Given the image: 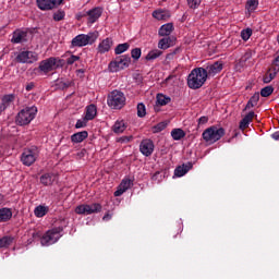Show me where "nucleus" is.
<instances>
[{
	"label": "nucleus",
	"instance_id": "nucleus-36",
	"mask_svg": "<svg viewBox=\"0 0 279 279\" xmlns=\"http://www.w3.org/2000/svg\"><path fill=\"white\" fill-rule=\"evenodd\" d=\"M262 97H270V95H274V86L268 85L260 89Z\"/></svg>",
	"mask_w": 279,
	"mask_h": 279
},
{
	"label": "nucleus",
	"instance_id": "nucleus-7",
	"mask_svg": "<svg viewBox=\"0 0 279 279\" xmlns=\"http://www.w3.org/2000/svg\"><path fill=\"white\" fill-rule=\"evenodd\" d=\"M101 14H104V9L96 7L88 11L78 12L76 14V19L77 21H82V19H87V23H89V25H93V23H97V21H99Z\"/></svg>",
	"mask_w": 279,
	"mask_h": 279
},
{
	"label": "nucleus",
	"instance_id": "nucleus-40",
	"mask_svg": "<svg viewBox=\"0 0 279 279\" xmlns=\"http://www.w3.org/2000/svg\"><path fill=\"white\" fill-rule=\"evenodd\" d=\"M279 73V56H277L271 63V66L268 69V72Z\"/></svg>",
	"mask_w": 279,
	"mask_h": 279
},
{
	"label": "nucleus",
	"instance_id": "nucleus-15",
	"mask_svg": "<svg viewBox=\"0 0 279 279\" xmlns=\"http://www.w3.org/2000/svg\"><path fill=\"white\" fill-rule=\"evenodd\" d=\"M205 71L207 72V77L208 75H217V73H221V71H223V62L216 61L213 64L207 65Z\"/></svg>",
	"mask_w": 279,
	"mask_h": 279
},
{
	"label": "nucleus",
	"instance_id": "nucleus-39",
	"mask_svg": "<svg viewBox=\"0 0 279 279\" xmlns=\"http://www.w3.org/2000/svg\"><path fill=\"white\" fill-rule=\"evenodd\" d=\"M64 16H66V13L63 10H58L53 13V21H64Z\"/></svg>",
	"mask_w": 279,
	"mask_h": 279
},
{
	"label": "nucleus",
	"instance_id": "nucleus-48",
	"mask_svg": "<svg viewBox=\"0 0 279 279\" xmlns=\"http://www.w3.org/2000/svg\"><path fill=\"white\" fill-rule=\"evenodd\" d=\"M246 5H247L248 10L254 11V10H256V8H258V2L256 0H248L246 2Z\"/></svg>",
	"mask_w": 279,
	"mask_h": 279
},
{
	"label": "nucleus",
	"instance_id": "nucleus-61",
	"mask_svg": "<svg viewBox=\"0 0 279 279\" xmlns=\"http://www.w3.org/2000/svg\"><path fill=\"white\" fill-rule=\"evenodd\" d=\"M38 236V233H33V239H36Z\"/></svg>",
	"mask_w": 279,
	"mask_h": 279
},
{
	"label": "nucleus",
	"instance_id": "nucleus-23",
	"mask_svg": "<svg viewBox=\"0 0 279 279\" xmlns=\"http://www.w3.org/2000/svg\"><path fill=\"white\" fill-rule=\"evenodd\" d=\"M97 117V106L89 105L86 108L85 121H93Z\"/></svg>",
	"mask_w": 279,
	"mask_h": 279
},
{
	"label": "nucleus",
	"instance_id": "nucleus-21",
	"mask_svg": "<svg viewBox=\"0 0 279 279\" xmlns=\"http://www.w3.org/2000/svg\"><path fill=\"white\" fill-rule=\"evenodd\" d=\"M88 138V131H81L71 135L72 143H84Z\"/></svg>",
	"mask_w": 279,
	"mask_h": 279
},
{
	"label": "nucleus",
	"instance_id": "nucleus-52",
	"mask_svg": "<svg viewBox=\"0 0 279 279\" xmlns=\"http://www.w3.org/2000/svg\"><path fill=\"white\" fill-rule=\"evenodd\" d=\"M198 125H206V123H208V117L203 116L198 119L197 121Z\"/></svg>",
	"mask_w": 279,
	"mask_h": 279
},
{
	"label": "nucleus",
	"instance_id": "nucleus-32",
	"mask_svg": "<svg viewBox=\"0 0 279 279\" xmlns=\"http://www.w3.org/2000/svg\"><path fill=\"white\" fill-rule=\"evenodd\" d=\"M128 49H130V44L128 43L119 44L114 49V53L116 56H121V53H125Z\"/></svg>",
	"mask_w": 279,
	"mask_h": 279
},
{
	"label": "nucleus",
	"instance_id": "nucleus-16",
	"mask_svg": "<svg viewBox=\"0 0 279 279\" xmlns=\"http://www.w3.org/2000/svg\"><path fill=\"white\" fill-rule=\"evenodd\" d=\"M191 169H193L192 162L183 163L174 169V175L177 178H182L183 175H186Z\"/></svg>",
	"mask_w": 279,
	"mask_h": 279
},
{
	"label": "nucleus",
	"instance_id": "nucleus-20",
	"mask_svg": "<svg viewBox=\"0 0 279 279\" xmlns=\"http://www.w3.org/2000/svg\"><path fill=\"white\" fill-rule=\"evenodd\" d=\"M112 47V39L106 38L98 46V53H107Z\"/></svg>",
	"mask_w": 279,
	"mask_h": 279
},
{
	"label": "nucleus",
	"instance_id": "nucleus-11",
	"mask_svg": "<svg viewBox=\"0 0 279 279\" xmlns=\"http://www.w3.org/2000/svg\"><path fill=\"white\" fill-rule=\"evenodd\" d=\"M76 215H93L95 213H101V204L94 203L92 205H78L75 208Z\"/></svg>",
	"mask_w": 279,
	"mask_h": 279
},
{
	"label": "nucleus",
	"instance_id": "nucleus-27",
	"mask_svg": "<svg viewBox=\"0 0 279 279\" xmlns=\"http://www.w3.org/2000/svg\"><path fill=\"white\" fill-rule=\"evenodd\" d=\"M173 40H174L173 37H165L160 39L158 43V49H163V50L169 49V47L173 46Z\"/></svg>",
	"mask_w": 279,
	"mask_h": 279
},
{
	"label": "nucleus",
	"instance_id": "nucleus-58",
	"mask_svg": "<svg viewBox=\"0 0 279 279\" xmlns=\"http://www.w3.org/2000/svg\"><path fill=\"white\" fill-rule=\"evenodd\" d=\"M104 221H109V219H112V216L110 214H106L104 217H102Z\"/></svg>",
	"mask_w": 279,
	"mask_h": 279
},
{
	"label": "nucleus",
	"instance_id": "nucleus-47",
	"mask_svg": "<svg viewBox=\"0 0 279 279\" xmlns=\"http://www.w3.org/2000/svg\"><path fill=\"white\" fill-rule=\"evenodd\" d=\"M131 185H132V180H130V179L122 180V182L120 183V186L124 191H128V189H130Z\"/></svg>",
	"mask_w": 279,
	"mask_h": 279
},
{
	"label": "nucleus",
	"instance_id": "nucleus-46",
	"mask_svg": "<svg viewBox=\"0 0 279 279\" xmlns=\"http://www.w3.org/2000/svg\"><path fill=\"white\" fill-rule=\"evenodd\" d=\"M134 140V136H132V135H124V136H122V137H119L118 140H117V143H130L131 141H133Z\"/></svg>",
	"mask_w": 279,
	"mask_h": 279
},
{
	"label": "nucleus",
	"instance_id": "nucleus-19",
	"mask_svg": "<svg viewBox=\"0 0 279 279\" xmlns=\"http://www.w3.org/2000/svg\"><path fill=\"white\" fill-rule=\"evenodd\" d=\"M153 17L157 19V21H169V19H171V13L165 10H156L153 12Z\"/></svg>",
	"mask_w": 279,
	"mask_h": 279
},
{
	"label": "nucleus",
	"instance_id": "nucleus-10",
	"mask_svg": "<svg viewBox=\"0 0 279 279\" xmlns=\"http://www.w3.org/2000/svg\"><path fill=\"white\" fill-rule=\"evenodd\" d=\"M15 60L21 64H33V62H37L38 53L29 50L22 51L16 56Z\"/></svg>",
	"mask_w": 279,
	"mask_h": 279
},
{
	"label": "nucleus",
	"instance_id": "nucleus-14",
	"mask_svg": "<svg viewBox=\"0 0 279 279\" xmlns=\"http://www.w3.org/2000/svg\"><path fill=\"white\" fill-rule=\"evenodd\" d=\"M140 151L143 156H151V154H154V142L151 140L142 141Z\"/></svg>",
	"mask_w": 279,
	"mask_h": 279
},
{
	"label": "nucleus",
	"instance_id": "nucleus-41",
	"mask_svg": "<svg viewBox=\"0 0 279 279\" xmlns=\"http://www.w3.org/2000/svg\"><path fill=\"white\" fill-rule=\"evenodd\" d=\"M53 60H54V65H53L54 71L58 69H62L66 64V61H64V59L53 57Z\"/></svg>",
	"mask_w": 279,
	"mask_h": 279
},
{
	"label": "nucleus",
	"instance_id": "nucleus-33",
	"mask_svg": "<svg viewBox=\"0 0 279 279\" xmlns=\"http://www.w3.org/2000/svg\"><path fill=\"white\" fill-rule=\"evenodd\" d=\"M160 56H162V50H150L147 56H146V60L151 61V60H156L158 58H160Z\"/></svg>",
	"mask_w": 279,
	"mask_h": 279
},
{
	"label": "nucleus",
	"instance_id": "nucleus-57",
	"mask_svg": "<svg viewBox=\"0 0 279 279\" xmlns=\"http://www.w3.org/2000/svg\"><path fill=\"white\" fill-rule=\"evenodd\" d=\"M271 138H274V141H279V131L272 133Z\"/></svg>",
	"mask_w": 279,
	"mask_h": 279
},
{
	"label": "nucleus",
	"instance_id": "nucleus-60",
	"mask_svg": "<svg viewBox=\"0 0 279 279\" xmlns=\"http://www.w3.org/2000/svg\"><path fill=\"white\" fill-rule=\"evenodd\" d=\"M76 73H84L83 69L76 70Z\"/></svg>",
	"mask_w": 279,
	"mask_h": 279
},
{
	"label": "nucleus",
	"instance_id": "nucleus-35",
	"mask_svg": "<svg viewBox=\"0 0 279 279\" xmlns=\"http://www.w3.org/2000/svg\"><path fill=\"white\" fill-rule=\"evenodd\" d=\"M157 104L159 106H167V104H171V97L165 96L162 94L157 95Z\"/></svg>",
	"mask_w": 279,
	"mask_h": 279
},
{
	"label": "nucleus",
	"instance_id": "nucleus-29",
	"mask_svg": "<svg viewBox=\"0 0 279 279\" xmlns=\"http://www.w3.org/2000/svg\"><path fill=\"white\" fill-rule=\"evenodd\" d=\"M40 182L44 186H51L53 184V175L45 173L40 177Z\"/></svg>",
	"mask_w": 279,
	"mask_h": 279
},
{
	"label": "nucleus",
	"instance_id": "nucleus-37",
	"mask_svg": "<svg viewBox=\"0 0 279 279\" xmlns=\"http://www.w3.org/2000/svg\"><path fill=\"white\" fill-rule=\"evenodd\" d=\"M147 114V109L145 108V104L140 102L137 104V117H140V119H143V117H146Z\"/></svg>",
	"mask_w": 279,
	"mask_h": 279
},
{
	"label": "nucleus",
	"instance_id": "nucleus-6",
	"mask_svg": "<svg viewBox=\"0 0 279 279\" xmlns=\"http://www.w3.org/2000/svg\"><path fill=\"white\" fill-rule=\"evenodd\" d=\"M107 104L113 110H121L125 106V94L120 90H113L109 94Z\"/></svg>",
	"mask_w": 279,
	"mask_h": 279
},
{
	"label": "nucleus",
	"instance_id": "nucleus-26",
	"mask_svg": "<svg viewBox=\"0 0 279 279\" xmlns=\"http://www.w3.org/2000/svg\"><path fill=\"white\" fill-rule=\"evenodd\" d=\"M126 129L128 125L123 120L116 121V123L112 126V131L114 132V134H123V132H125Z\"/></svg>",
	"mask_w": 279,
	"mask_h": 279
},
{
	"label": "nucleus",
	"instance_id": "nucleus-30",
	"mask_svg": "<svg viewBox=\"0 0 279 279\" xmlns=\"http://www.w3.org/2000/svg\"><path fill=\"white\" fill-rule=\"evenodd\" d=\"M35 216L37 217H45V215H47V213H49V207L44 206V205H38L35 210Z\"/></svg>",
	"mask_w": 279,
	"mask_h": 279
},
{
	"label": "nucleus",
	"instance_id": "nucleus-49",
	"mask_svg": "<svg viewBox=\"0 0 279 279\" xmlns=\"http://www.w3.org/2000/svg\"><path fill=\"white\" fill-rule=\"evenodd\" d=\"M86 123H88V120L84 117L83 120H77L75 128L76 130H80L81 128H86Z\"/></svg>",
	"mask_w": 279,
	"mask_h": 279
},
{
	"label": "nucleus",
	"instance_id": "nucleus-25",
	"mask_svg": "<svg viewBox=\"0 0 279 279\" xmlns=\"http://www.w3.org/2000/svg\"><path fill=\"white\" fill-rule=\"evenodd\" d=\"M173 32V23H167L163 24L160 28H159V36H171V33Z\"/></svg>",
	"mask_w": 279,
	"mask_h": 279
},
{
	"label": "nucleus",
	"instance_id": "nucleus-3",
	"mask_svg": "<svg viewBox=\"0 0 279 279\" xmlns=\"http://www.w3.org/2000/svg\"><path fill=\"white\" fill-rule=\"evenodd\" d=\"M36 112H38L36 106L22 109L16 116L15 123L17 125H29L36 119Z\"/></svg>",
	"mask_w": 279,
	"mask_h": 279
},
{
	"label": "nucleus",
	"instance_id": "nucleus-18",
	"mask_svg": "<svg viewBox=\"0 0 279 279\" xmlns=\"http://www.w3.org/2000/svg\"><path fill=\"white\" fill-rule=\"evenodd\" d=\"M25 38H27V32L16 31L13 33L11 43H13L14 45H19V44L23 43L24 40H26Z\"/></svg>",
	"mask_w": 279,
	"mask_h": 279
},
{
	"label": "nucleus",
	"instance_id": "nucleus-56",
	"mask_svg": "<svg viewBox=\"0 0 279 279\" xmlns=\"http://www.w3.org/2000/svg\"><path fill=\"white\" fill-rule=\"evenodd\" d=\"M264 84H269L271 82V78L269 77V74H265L263 78Z\"/></svg>",
	"mask_w": 279,
	"mask_h": 279
},
{
	"label": "nucleus",
	"instance_id": "nucleus-22",
	"mask_svg": "<svg viewBox=\"0 0 279 279\" xmlns=\"http://www.w3.org/2000/svg\"><path fill=\"white\" fill-rule=\"evenodd\" d=\"M260 101V93L256 92L247 101L244 110H250V108H256Z\"/></svg>",
	"mask_w": 279,
	"mask_h": 279
},
{
	"label": "nucleus",
	"instance_id": "nucleus-51",
	"mask_svg": "<svg viewBox=\"0 0 279 279\" xmlns=\"http://www.w3.org/2000/svg\"><path fill=\"white\" fill-rule=\"evenodd\" d=\"M86 156V148L81 149L76 155L75 158L77 160H82V158H84Z\"/></svg>",
	"mask_w": 279,
	"mask_h": 279
},
{
	"label": "nucleus",
	"instance_id": "nucleus-2",
	"mask_svg": "<svg viewBox=\"0 0 279 279\" xmlns=\"http://www.w3.org/2000/svg\"><path fill=\"white\" fill-rule=\"evenodd\" d=\"M223 136H226V129L218 128L217 125L207 128L202 134L205 143H209V145L217 143V141H221Z\"/></svg>",
	"mask_w": 279,
	"mask_h": 279
},
{
	"label": "nucleus",
	"instance_id": "nucleus-59",
	"mask_svg": "<svg viewBox=\"0 0 279 279\" xmlns=\"http://www.w3.org/2000/svg\"><path fill=\"white\" fill-rule=\"evenodd\" d=\"M180 51V48H177L172 53L167 54V58H172V56H175Z\"/></svg>",
	"mask_w": 279,
	"mask_h": 279
},
{
	"label": "nucleus",
	"instance_id": "nucleus-53",
	"mask_svg": "<svg viewBox=\"0 0 279 279\" xmlns=\"http://www.w3.org/2000/svg\"><path fill=\"white\" fill-rule=\"evenodd\" d=\"M125 191L123 187L120 185L119 189L113 193L114 197H121L122 194H124Z\"/></svg>",
	"mask_w": 279,
	"mask_h": 279
},
{
	"label": "nucleus",
	"instance_id": "nucleus-31",
	"mask_svg": "<svg viewBox=\"0 0 279 279\" xmlns=\"http://www.w3.org/2000/svg\"><path fill=\"white\" fill-rule=\"evenodd\" d=\"M14 243V238L10 235H5L2 239H0V250L3 247H9Z\"/></svg>",
	"mask_w": 279,
	"mask_h": 279
},
{
	"label": "nucleus",
	"instance_id": "nucleus-12",
	"mask_svg": "<svg viewBox=\"0 0 279 279\" xmlns=\"http://www.w3.org/2000/svg\"><path fill=\"white\" fill-rule=\"evenodd\" d=\"M53 66H56V60L53 59V57H50L39 62V66L37 71H39V73H44L45 75H47V73H51V71H56Z\"/></svg>",
	"mask_w": 279,
	"mask_h": 279
},
{
	"label": "nucleus",
	"instance_id": "nucleus-45",
	"mask_svg": "<svg viewBox=\"0 0 279 279\" xmlns=\"http://www.w3.org/2000/svg\"><path fill=\"white\" fill-rule=\"evenodd\" d=\"M80 56L71 54V57L66 59V64L71 66L72 64H75V62H77Z\"/></svg>",
	"mask_w": 279,
	"mask_h": 279
},
{
	"label": "nucleus",
	"instance_id": "nucleus-5",
	"mask_svg": "<svg viewBox=\"0 0 279 279\" xmlns=\"http://www.w3.org/2000/svg\"><path fill=\"white\" fill-rule=\"evenodd\" d=\"M97 38H99V32L81 34L72 39L71 47H86V45H93Z\"/></svg>",
	"mask_w": 279,
	"mask_h": 279
},
{
	"label": "nucleus",
	"instance_id": "nucleus-34",
	"mask_svg": "<svg viewBox=\"0 0 279 279\" xmlns=\"http://www.w3.org/2000/svg\"><path fill=\"white\" fill-rule=\"evenodd\" d=\"M12 101H14V95H5L2 98V105H1V109L5 110V108H8V106H10L12 104Z\"/></svg>",
	"mask_w": 279,
	"mask_h": 279
},
{
	"label": "nucleus",
	"instance_id": "nucleus-50",
	"mask_svg": "<svg viewBox=\"0 0 279 279\" xmlns=\"http://www.w3.org/2000/svg\"><path fill=\"white\" fill-rule=\"evenodd\" d=\"M74 82L72 81H66V82H61L60 86L62 88V90H65V88H71V86H74Z\"/></svg>",
	"mask_w": 279,
	"mask_h": 279
},
{
	"label": "nucleus",
	"instance_id": "nucleus-43",
	"mask_svg": "<svg viewBox=\"0 0 279 279\" xmlns=\"http://www.w3.org/2000/svg\"><path fill=\"white\" fill-rule=\"evenodd\" d=\"M251 37H252V28H246L241 32L242 40H250Z\"/></svg>",
	"mask_w": 279,
	"mask_h": 279
},
{
	"label": "nucleus",
	"instance_id": "nucleus-55",
	"mask_svg": "<svg viewBox=\"0 0 279 279\" xmlns=\"http://www.w3.org/2000/svg\"><path fill=\"white\" fill-rule=\"evenodd\" d=\"M36 86V84H34V82H31L26 85V90L29 93V90H34V87Z\"/></svg>",
	"mask_w": 279,
	"mask_h": 279
},
{
	"label": "nucleus",
	"instance_id": "nucleus-8",
	"mask_svg": "<svg viewBox=\"0 0 279 279\" xmlns=\"http://www.w3.org/2000/svg\"><path fill=\"white\" fill-rule=\"evenodd\" d=\"M64 229L62 227L59 228H53L50 231H47L40 239V243L41 245H53V243H58V241L60 240V233L63 231Z\"/></svg>",
	"mask_w": 279,
	"mask_h": 279
},
{
	"label": "nucleus",
	"instance_id": "nucleus-38",
	"mask_svg": "<svg viewBox=\"0 0 279 279\" xmlns=\"http://www.w3.org/2000/svg\"><path fill=\"white\" fill-rule=\"evenodd\" d=\"M167 129V122H159L155 126H153V134H158L162 132V130Z\"/></svg>",
	"mask_w": 279,
	"mask_h": 279
},
{
	"label": "nucleus",
	"instance_id": "nucleus-24",
	"mask_svg": "<svg viewBox=\"0 0 279 279\" xmlns=\"http://www.w3.org/2000/svg\"><path fill=\"white\" fill-rule=\"evenodd\" d=\"M12 219V209L8 207L0 208V223Z\"/></svg>",
	"mask_w": 279,
	"mask_h": 279
},
{
	"label": "nucleus",
	"instance_id": "nucleus-1",
	"mask_svg": "<svg viewBox=\"0 0 279 279\" xmlns=\"http://www.w3.org/2000/svg\"><path fill=\"white\" fill-rule=\"evenodd\" d=\"M208 80V72L205 68H195L191 71L187 76V86L192 90H197L202 88L206 81Z\"/></svg>",
	"mask_w": 279,
	"mask_h": 279
},
{
	"label": "nucleus",
	"instance_id": "nucleus-4",
	"mask_svg": "<svg viewBox=\"0 0 279 279\" xmlns=\"http://www.w3.org/2000/svg\"><path fill=\"white\" fill-rule=\"evenodd\" d=\"M132 64V57L130 54H122L116 58L114 61H111L108 65L110 73H119L123 69H128Z\"/></svg>",
	"mask_w": 279,
	"mask_h": 279
},
{
	"label": "nucleus",
	"instance_id": "nucleus-44",
	"mask_svg": "<svg viewBox=\"0 0 279 279\" xmlns=\"http://www.w3.org/2000/svg\"><path fill=\"white\" fill-rule=\"evenodd\" d=\"M201 3H202V0H187V5L192 10H197V8H199Z\"/></svg>",
	"mask_w": 279,
	"mask_h": 279
},
{
	"label": "nucleus",
	"instance_id": "nucleus-62",
	"mask_svg": "<svg viewBox=\"0 0 279 279\" xmlns=\"http://www.w3.org/2000/svg\"><path fill=\"white\" fill-rule=\"evenodd\" d=\"M0 199H3V195L2 194H0Z\"/></svg>",
	"mask_w": 279,
	"mask_h": 279
},
{
	"label": "nucleus",
	"instance_id": "nucleus-28",
	"mask_svg": "<svg viewBox=\"0 0 279 279\" xmlns=\"http://www.w3.org/2000/svg\"><path fill=\"white\" fill-rule=\"evenodd\" d=\"M171 136L173 141H182L186 136V133L182 129H174L171 131Z\"/></svg>",
	"mask_w": 279,
	"mask_h": 279
},
{
	"label": "nucleus",
	"instance_id": "nucleus-13",
	"mask_svg": "<svg viewBox=\"0 0 279 279\" xmlns=\"http://www.w3.org/2000/svg\"><path fill=\"white\" fill-rule=\"evenodd\" d=\"M21 160L25 167H32L36 162V153L32 149L24 150Z\"/></svg>",
	"mask_w": 279,
	"mask_h": 279
},
{
	"label": "nucleus",
	"instance_id": "nucleus-42",
	"mask_svg": "<svg viewBox=\"0 0 279 279\" xmlns=\"http://www.w3.org/2000/svg\"><path fill=\"white\" fill-rule=\"evenodd\" d=\"M141 56H142L141 48H134L131 50V57L133 58V60H135V62L141 60Z\"/></svg>",
	"mask_w": 279,
	"mask_h": 279
},
{
	"label": "nucleus",
	"instance_id": "nucleus-54",
	"mask_svg": "<svg viewBox=\"0 0 279 279\" xmlns=\"http://www.w3.org/2000/svg\"><path fill=\"white\" fill-rule=\"evenodd\" d=\"M266 75H268V77L270 78V81H274V80H276V75H278V72H274V71H268L267 73H266Z\"/></svg>",
	"mask_w": 279,
	"mask_h": 279
},
{
	"label": "nucleus",
	"instance_id": "nucleus-17",
	"mask_svg": "<svg viewBox=\"0 0 279 279\" xmlns=\"http://www.w3.org/2000/svg\"><path fill=\"white\" fill-rule=\"evenodd\" d=\"M254 117H257L254 111L248 112L241 121H240V130H247L250 128V123L254 120Z\"/></svg>",
	"mask_w": 279,
	"mask_h": 279
},
{
	"label": "nucleus",
	"instance_id": "nucleus-9",
	"mask_svg": "<svg viewBox=\"0 0 279 279\" xmlns=\"http://www.w3.org/2000/svg\"><path fill=\"white\" fill-rule=\"evenodd\" d=\"M64 0H36V5L43 12H49L50 10H56L58 5H62Z\"/></svg>",
	"mask_w": 279,
	"mask_h": 279
}]
</instances>
